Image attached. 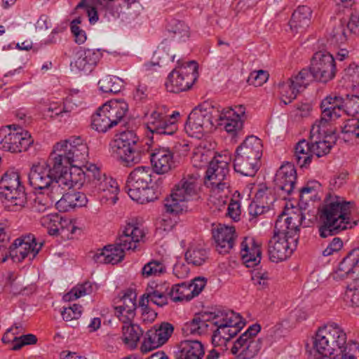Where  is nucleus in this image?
<instances>
[{"label": "nucleus", "mask_w": 359, "mask_h": 359, "mask_svg": "<svg viewBox=\"0 0 359 359\" xmlns=\"http://www.w3.org/2000/svg\"><path fill=\"white\" fill-rule=\"evenodd\" d=\"M352 208V203L337 195L327 194L318 209L320 236H332L355 226L357 222L351 219Z\"/></svg>", "instance_id": "1"}, {"label": "nucleus", "mask_w": 359, "mask_h": 359, "mask_svg": "<svg viewBox=\"0 0 359 359\" xmlns=\"http://www.w3.org/2000/svg\"><path fill=\"white\" fill-rule=\"evenodd\" d=\"M144 237L143 231L138 226L128 224L114 245H108L98 249L93 256L97 264H116L121 262L125 256V250H135L137 243Z\"/></svg>", "instance_id": "2"}, {"label": "nucleus", "mask_w": 359, "mask_h": 359, "mask_svg": "<svg viewBox=\"0 0 359 359\" xmlns=\"http://www.w3.org/2000/svg\"><path fill=\"white\" fill-rule=\"evenodd\" d=\"M262 151V141L259 138L255 135L246 137L235 151V171L245 176H254L259 170Z\"/></svg>", "instance_id": "3"}, {"label": "nucleus", "mask_w": 359, "mask_h": 359, "mask_svg": "<svg viewBox=\"0 0 359 359\" xmlns=\"http://www.w3.org/2000/svg\"><path fill=\"white\" fill-rule=\"evenodd\" d=\"M152 172L149 166H139L130 172L125 189L132 200L144 204L158 198V192L151 186Z\"/></svg>", "instance_id": "4"}, {"label": "nucleus", "mask_w": 359, "mask_h": 359, "mask_svg": "<svg viewBox=\"0 0 359 359\" xmlns=\"http://www.w3.org/2000/svg\"><path fill=\"white\" fill-rule=\"evenodd\" d=\"M111 148L113 154L126 167L140 163L146 155L145 150L139 142V137L133 130H126L116 135Z\"/></svg>", "instance_id": "5"}, {"label": "nucleus", "mask_w": 359, "mask_h": 359, "mask_svg": "<svg viewBox=\"0 0 359 359\" xmlns=\"http://www.w3.org/2000/svg\"><path fill=\"white\" fill-rule=\"evenodd\" d=\"M199 177L197 172L183 176L172 189L170 197L165 199L167 212L178 214L187 210V202L197 195Z\"/></svg>", "instance_id": "6"}, {"label": "nucleus", "mask_w": 359, "mask_h": 359, "mask_svg": "<svg viewBox=\"0 0 359 359\" xmlns=\"http://www.w3.org/2000/svg\"><path fill=\"white\" fill-rule=\"evenodd\" d=\"M217 109L208 102L196 107L189 114L184 129L190 136L200 138L203 133L216 128Z\"/></svg>", "instance_id": "7"}, {"label": "nucleus", "mask_w": 359, "mask_h": 359, "mask_svg": "<svg viewBox=\"0 0 359 359\" xmlns=\"http://www.w3.org/2000/svg\"><path fill=\"white\" fill-rule=\"evenodd\" d=\"M198 64L191 60L185 64L177 61V67L168 75L165 82L168 91L179 93L191 88L197 76Z\"/></svg>", "instance_id": "8"}, {"label": "nucleus", "mask_w": 359, "mask_h": 359, "mask_svg": "<svg viewBox=\"0 0 359 359\" xmlns=\"http://www.w3.org/2000/svg\"><path fill=\"white\" fill-rule=\"evenodd\" d=\"M32 143L31 135L15 125L0 130V148L13 153L27 150Z\"/></svg>", "instance_id": "9"}, {"label": "nucleus", "mask_w": 359, "mask_h": 359, "mask_svg": "<svg viewBox=\"0 0 359 359\" xmlns=\"http://www.w3.org/2000/svg\"><path fill=\"white\" fill-rule=\"evenodd\" d=\"M42 243L37 244L34 236H27L25 238H17L14 243L7 249L3 248L5 255H3L1 262H5L10 257L15 262H20L27 257L29 260L33 259L42 247Z\"/></svg>", "instance_id": "10"}, {"label": "nucleus", "mask_w": 359, "mask_h": 359, "mask_svg": "<svg viewBox=\"0 0 359 359\" xmlns=\"http://www.w3.org/2000/svg\"><path fill=\"white\" fill-rule=\"evenodd\" d=\"M146 127L152 134L172 135L177 130L178 111H174L169 117L159 109L154 110L149 115H146Z\"/></svg>", "instance_id": "11"}, {"label": "nucleus", "mask_w": 359, "mask_h": 359, "mask_svg": "<svg viewBox=\"0 0 359 359\" xmlns=\"http://www.w3.org/2000/svg\"><path fill=\"white\" fill-rule=\"evenodd\" d=\"M56 151L62 153L67 162L72 165H81L87 162L88 147L80 137H72L62 140L55 145Z\"/></svg>", "instance_id": "12"}, {"label": "nucleus", "mask_w": 359, "mask_h": 359, "mask_svg": "<svg viewBox=\"0 0 359 359\" xmlns=\"http://www.w3.org/2000/svg\"><path fill=\"white\" fill-rule=\"evenodd\" d=\"M304 219V216L299 209L289 213L283 212L276 221L274 231L292 240L294 245L299 240V226Z\"/></svg>", "instance_id": "13"}, {"label": "nucleus", "mask_w": 359, "mask_h": 359, "mask_svg": "<svg viewBox=\"0 0 359 359\" xmlns=\"http://www.w3.org/2000/svg\"><path fill=\"white\" fill-rule=\"evenodd\" d=\"M336 141L334 133L330 131L328 127L316 123L312 126L309 142L313 155L318 158L327 155Z\"/></svg>", "instance_id": "14"}, {"label": "nucleus", "mask_w": 359, "mask_h": 359, "mask_svg": "<svg viewBox=\"0 0 359 359\" xmlns=\"http://www.w3.org/2000/svg\"><path fill=\"white\" fill-rule=\"evenodd\" d=\"M222 156L215 157L210 162L206 171L205 183L211 185L217 191L228 189L229 187L227 177L229 172L227 161L222 159Z\"/></svg>", "instance_id": "15"}, {"label": "nucleus", "mask_w": 359, "mask_h": 359, "mask_svg": "<svg viewBox=\"0 0 359 359\" xmlns=\"http://www.w3.org/2000/svg\"><path fill=\"white\" fill-rule=\"evenodd\" d=\"M95 177H92L90 181H87L86 189L93 193H103L102 198L115 204L118 200V187L117 182L112 178L107 177L102 174L97 166V172H93Z\"/></svg>", "instance_id": "16"}, {"label": "nucleus", "mask_w": 359, "mask_h": 359, "mask_svg": "<svg viewBox=\"0 0 359 359\" xmlns=\"http://www.w3.org/2000/svg\"><path fill=\"white\" fill-rule=\"evenodd\" d=\"M318 81L326 83L332 80L336 73L335 60L332 54L326 51H318L313 57L309 69Z\"/></svg>", "instance_id": "17"}, {"label": "nucleus", "mask_w": 359, "mask_h": 359, "mask_svg": "<svg viewBox=\"0 0 359 359\" xmlns=\"http://www.w3.org/2000/svg\"><path fill=\"white\" fill-rule=\"evenodd\" d=\"M345 102L341 96L331 94L323 99L320 104L321 118L315 123L329 127V122L336 120L345 113Z\"/></svg>", "instance_id": "18"}, {"label": "nucleus", "mask_w": 359, "mask_h": 359, "mask_svg": "<svg viewBox=\"0 0 359 359\" xmlns=\"http://www.w3.org/2000/svg\"><path fill=\"white\" fill-rule=\"evenodd\" d=\"M151 163L157 174H165L177 167L173 152L168 147H148Z\"/></svg>", "instance_id": "19"}, {"label": "nucleus", "mask_w": 359, "mask_h": 359, "mask_svg": "<svg viewBox=\"0 0 359 359\" xmlns=\"http://www.w3.org/2000/svg\"><path fill=\"white\" fill-rule=\"evenodd\" d=\"M297 244L293 245L292 240L273 231V236L269 241L268 253L273 262L286 260L292 254Z\"/></svg>", "instance_id": "20"}, {"label": "nucleus", "mask_w": 359, "mask_h": 359, "mask_svg": "<svg viewBox=\"0 0 359 359\" xmlns=\"http://www.w3.org/2000/svg\"><path fill=\"white\" fill-rule=\"evenodd\" d=\"M297 180V172L294 165L287 163L276 172L274 182L276 189L280 191V194L286 198L294 191Z\"/></svg>", "instance_id": "21"}, {"label": "nucleus", "mask_w": 359, "mask_h": 359, "mask_svg": "<svg viewBox=\"0 0 359 359\" xmlns=\"http://www.w3.org/2000/svg\"><path fill=\"white\" fill-rule=\"evenodd\" d=\"M93 172H97V165L95 164L74 165L71 166L67 176L63 178L68 183L69 189L81 186L86 188L87 181H90L92 177H95Z\"/></svg>", "instance_id": "22"}, {"label": "nucleus", "mask_w": 359, "mask_h": 359, "mask_svg": "<svg viewBox=\"0 0 359 359\" xmlns=\"http://www.w3.org/2000/svg\"><path fill=\"white\" fill-rule=\"evenodd\" d=\"M358 266L359 248L351 250L330 276L337 281L343 280L351 274L354 273L355 269Z\"/></svg>", "instance_id": "23"}, {"label": "nucleus", "mask_w": 359, "mask_h": 359, "mask_svg": "<svg viewBox=\"0 0 359 359\" xmlns=\"http://www.w3.org/2000/svg\"><path fill=\"white\" fill-rule=\"evenodd\" d=\"M6 189L0 187V200L6 203V208L11 211H18L25 207L27 196L24 187L14 189L7 187Z\"/></svg>", "instance_id": "24"}, {"label": "nucleus", "mask_w": 359, "mask_h": 359, "mask_svg": "<svg viewBox=\"0 0 359 359\" xmlns=\"http://www.w3.org/2000/svg\"><path fill=\"white\" fill-rule=\"evenodd\" d=\"M241 256L243 264L247 267H254L261 261V245L253 238H244L241 244Z\"/></svg>", "instance_id": "25"}, {"label": "nucleus", "mask_w": 359, "mask_h": 359, "mask_svg": "<svg viewBox=\"0 0 359 359\" xmlns=\"http://www.w3.org/2000/svg\"><path fill=\"white\" fill-rule=\"evenodd\" d=\"M53 175L48 168L43 164L33 165L28 175V181L35 190L43 191L50 185Z\"/></svg>", "instance_id": "26"}, {"label": "nucleus", "mask_w": 359, "mask_h": 359, "mask_svg": "<svg viewBox=\"0 0 359 359\" xmlns=\"http://www.w3.org/2000/svg\"><path fill=\"white\" fill-rule=\"evenodd\" d=\"M219 316V313H204L197 314L191 321L185 323L182 327L184 334L201 335L207 331L208 322L212 323V318Z\"/></svg>", "instance_id": "27"}, {"label": "nucleus", "mask_w": 359, "mask_h": 359, "mask_svg": "<svg viewBox=\"0 0 359 359\" xmlns=\"http://www.w3.org/2000/svg\"><path fill=\"white\" fill-rule=\"evenodd\" d=\"M235 233V229L232 226H220L213 230L212 235L219 253H227L233 247Z\"/></svg>", "instance_id": "28"}, {"label": "nucleus", "mask_w": 359, "mask_h": 359, "mask_svg": "<svg viewBox=\"0 0 359 359\" xmlns=\"http://www.w3.org/2000/svg\"><path fill=\"white\" fill-rule=\"evenodd\" d=\"M274 201L273 196L267 189L259 190L248 207L249 215L252 217L250 220L267 212Z\"/></svg>", "instance_id": "29"}, {"label": "nucleus", "mask_w": 359, "mask_h": 359, "mask_svg": "<svg viewBox=\"0 0 359 359\" xmlns=\"http://www.w3.org/2000/svg\"><path fill=\"white\" fill-rule=\"evenodd\" d=\"M234 113L231 111L226 112L224 111H219L217 110L215 117L217 120L216 128L217 126H223L225 130L231 134L233 137L236 136L241 132L243 126V120L237 116H233Z\"/></svg>", "instance_id": "30"}, {"label": "nucleus", "mask_w": 359, "mask_h": 359, "mask_svg": "<svg viewBox=\"0 0 359 359\" xmlns=\"http://www.w3.org/2000/svg\"><path fill=\"white\" fill-rule=\"evenodd\" d=\"M99 50L86 49L79 53V55L71 65L79 71L85 73L90 72L101 57Z\"/></svg>", "instance_id": "31"}, {"label": "nucleus", "mask_w": 359, "mask_h": 359, "mask_svg": "<svg viewBox=\"0 0 359 359\" xmlns=\"http://www.w3.org/2000/svg\"><path fill=\"white\" fill-rule=\"evenodd\" d=\"M88 202L85 194L74 191L65 193L59 200L55 205L60 212H68L77 207H83Z\"/></svg>", "instance_id": "32"}, {"label": "nucleus", "mask_w": 359, "mask_h": 359, "mask_svg": "<svg viewBox=\"0 0 359 359\" xmlns=\"http://www.w3.org/2000/svg\"><path fill=\"white\" fill-rule=\"evenodd\" d=\"M45 164L50 170L53 177L60 178L67 176L66 174L72 165L69 162H67L65 155L56 151L55 147L53 152L50 155Z\"/></svg>", "instance_id": "33"}, {"label": "nucleus", "mask_w": 359, "mask_h": 359, "mask_svg": "<svg viewBox=\"0 0 359 359\" xmlns=\"http://www.w3.org/2000/svg\"><path fill=\"white\" fill-rule=\"evenodd\" d=\"M128 110V104L123 100H110L101 106L113 126H116Z\"/></svg>", "instance_id": "34"}, {"label": "nucleus", "mask_w": 359, "mask_h": 359, "mask_svg": "<svg viewBox=\"0 0 359 359\" xmlns=\"http://www.w3.org/2000/svg\"><path fill=\"white\" fill-rule=\"evenodd\" d=\"M203 355L204 348L200 341L187 339L181 341L175 359H201Z\"/></svg>", "instance_id": "35"}, {"label": "nucleus", "mask_w": 359, "mask_h": 359, "mask_svg": "<svg viewBox=\"0 0 359 359\" xmlns=\"http://www.w3.org/2000/svg\"><path fill=\"white\" fill-rule=\"evenodd\" d=\"M313 154L311 144L303 139L299 140L294 147V160L301 168L308 166L312 161Z\"/></svg>", "instance_id": "36"}, {"label": "nucleus", "mask_w": 359, "mask_h": 359, "mask_svg": "<svg viewBox=\"0 0 359 359\" xmlns=\"http://www.w3.org/2000/svg\"><path fill=\"white\" fill-rule=\"evenodd\" d=\"M311 13L312 11L309 7L306 6H299L292 13L289 22L290 29L297 32L299 29H304L309 27L311 22Z\"/></svg>", "instance_id": "37"}, {"label": "nucleus", "mask_w": 359, "mask_h": 359, "mask_svg": "<svg viewBox=\"0 0 359 359\" xmlns=\"http://www.w3.org/2000/svg\"><path fill=\"white\" fill-rule=\"evenodd\" d=\"M185 259L189 264L194 266L203 265L208 258L206 249L198 244H191L185 252Z\"/></svg>", "instance_id": "38"}, {"label": "nucleus", "mask_w": 359, "mask_h": 359, "mask_svg": "<svg viewBox=\"0 0 359 359\" xmlns=\"http://www.w3.org/2000/svg\"><path fill=\"white\" fill-rule=\"evenodd\" d=\"M143 331L141 327L133 323L123 325L122 327V340L123 343L130 348L137 347Z\"/></svg>", "instance_id": "39"}, {"label": "nucleus", "mask_w": 359, "mask_h": 359, "mask_svg": "<svg viewBox=\"0 0 359 359\" xmlns=\"http://www.w3.org/2000/svg\"><path fill=\"white\" fill-rule=\"evenodd\" d=\"M41 224L45 226L51 236H57L61 231H63L67 220L63 219L57 214H49L41 218Z\"/></svg>", "instance_id": "40"}, {"label": "nucleus", "mask_w": 359, "mask_h": 359, "mask_svg": "<svg viewBox=\"0 0 359 359\" xmlns=\"http://www.w3.org/2000/svg\"><path fill=\"white\" fill-rule=\"evenodd\" d=\"M69 189L68 183L67 184L63 177H52L50 185L45 188L43 194H46L54 201L61 198Z\"/></svg>", "instance_id": "41"}, {"label": "nucleus", "mask_w": 359, "mask_h": 359, "mask_svg": "<svg viewBox=\"0 0 359 359\" xmlns=\"http://www.w3.org/2000/svg\"><path fill=\"white\" fill-rule=\"evenodd\" d=\"M212 324L217 327L212 334L213 341L220 340L221 339L229 341L235 337L242 328L223 323L222 320H212Z\"/></svg>", "instance_id": "42"}, {"label": "nucleus", "mask_w": 359, "mask_h": 359, "mask_svg": "<svg viewBox=\"0 0 359 359\" xmlns=\"http://www.w3.org/2000/svg\"><path fill=\"white\" fill-rule=\"evenodd\" d=\"M13 331V328L9 329L3 336L2 341L4 343H9L13 341V346L12 349L18 351L25 345L34 344L37 341L36 337L32 334L22 335L20 337H13L10 338V334Z\"/></svg>", "instance_id": "43"}, {"label": "nucleus", "mask_w": 359, "mask_h": 359, "mask_svg": "<svg viewBox=\"0 0 359 359\" xmlns=\"http://www.w3.org/2000/svg\"><path fill=\"white\" fill-rule=\"evenodd\" d=\"M113 122H111L105 112L101 111V107L92 116V128L99 133H105L108 129L113 128Z\"/></svg>", "instance_id": "44"}, {"label": "nucleus", "mask_w": 359, "mask_h": 359, "mask_svg": "<svg viewBox=\"0 0 359 359\" xmlns=\"http://www.w3.org/2000/svg\"><path fill=\"white\" fill-rule=\"evenodd\" d=\"M121 80L116 76H106L98 82L100 89L104 93L116 94L122 88Z\"/></svg>", "instance_id": "45"}, {"label": "nucleus", "mask_w": 359, "mask_h": 359, "mask_svg": "<svg viewBox=\"0 0 359 359\" xmlns=\"http://www.w3.org/2000/svg\"><path fill=\"white\" fill-rule=\"evenodd\" d=\"M168 294L174 302L189 300L192 298L190 287L185 282L172 285Z\"/></svg>", "instance_id": "46"}, {"label": "nucleus", "mask_w": 359, "mask_h": 359, "mask_svg": "<svg viewBox=\"0 0 359 359\" xmlns=\"http://www.w3.org/2000/svg\"><path fill=\"white\" fill-rule=\"evenodd\" d=\"M215 157L212 151L204 148H197L193 152L191 162L194 167L202 168L205 166L208 163L210 164V162Z\"/></svg>", "instance_id": "47"}, {"label": "nucleus", "mask_w": 359, "mask_h": 359, "mask_svg": "<svg viewBox=\"0 0 359 359\" xmlns=\"http://www.w3.org/2000/svg\"><path fill=\"white\" fill-rule=\"evenodd\" d=\"M313 79H315L311 70L303 69L297 75L290 78L288 80L289 81H292L293 86L300 93L306 88Z\"/></svg>", "instance_id": "48"}, {"label": "nucleus", "mask_w": 359, "mask_h": 359, "mask_svg": "<svg viewBox=\"0 0 359 359\" xmlns=\"http://www.w3.org/2000/svg\"><path fill=\"white\" fill-rule=\"evenodd\" d=\"M93 284L89 281L78 285L72 288L70 292L65 294L64 299L65 301H73L82 296L90 294L93 291Z\"/></svg>", "instance_id": "49"}, {"label": "nucleus", "mask_w": 359, "mask_h": 359, "mask_svg": "<svg viewBox=\"0 0 359 359\" xmlns=\"http://www.w3.org/2000/svg\"><path fill=\"white\" fill-rule=\"evenodd\" d=\"M280 93L281 101L285 105L292 102L293 100L297 97V94L299 93L293 86L292 81L287 80L286 82H283L278 85Z\"/></svg>", "instance_id": "50"}, {"label": "nucleus", "mask_w": 359, "mask_h": 359, "mask_svg": "<svg viewBox=\"0 0 359 359\" xmlns=\"http://www.w3.org/2000/svg\"><path fill=\"white\" fill-rule=\"evenodd\" d=\"M355 344L351 345L348 347V351L346 353H343L342 355H339L338 353L334 354V356L332 358H330V357L331 355H326L324 356L323 355L319 353L318 355L316 354L314 355L312 353V350H307V352L309 353V355L311 359H358L357 355L359 354V351Z\"/></svg>", "instance_id": "51"}, {"label": "nucleus", "mask_w": 359, "mask_h": 359, "mask_svg": "<svg viewBox=\"0 0 359 359\" xmlns=\"http://www.w3.org/2000/svg\"><path fill=\"white\" fill-rule=\"evenodd\" d=\"M214 313H219V316L212 318V320H222L223 323L243 327L244 323L242 321L241 316L238 313L233 311L224 313L220 311H215Z\"/></svg>", "instance_id": "52"}, {"label": "nucleus", "mask_w": 359, "mask_h": 359, "mask_svg": "<svg viewBox=\"0 0 359 359\" xmlns=\"http://www.w3.org/2000/svg\"><path fill=\"white\" fill-rule=\"evenodd\" d=\"M347 40V34L346 32L345 25L344 22L340 21L333 28L330 33V37L328 41L330 42L331 45H339L344 43Z\"/></svg>", "instance_id": "53"}, {"label": "nucleus", "mask_w": 359, "mask_h": 359, "mask_svg": "<svg viewBox=\"0 0 359 359\" xmlns=\"http://www.w3.org/2000/svg\"><path fill=\"white\" fill-rule=\"evenodd\" d=\"M162 346L158 338L156 330L154 328L149 330L145 336L141 346L142 351H149Z\"/></svg>", "instance_id": "54"}, {"label": "nucleus", "mask_w": 359, "mask_h": 359, "mask_svg": "<svg viewBox=\"0 0 359 359\" xmlns=\"http://www.w3.org/2000/svg\"><path fill=\"white\" fill-rule=\"evenodd\" d=\"M0 187L3 189L6 190L7 187L18 188L23 187L20 181V176L17 172L13 170L7 171L1 177L0 180Z\"/></svg>", "instance_id": "55"}, {"label": "nucleus", "mask_w": 359, "mask_h": 359, "mask_svg": "<svg viewBox=\"0 0 359 359\" xmlns=\"http://www.w3.org/2000/svg\"><path fill=\"white\" fill-rule=\"evenodd\" d=\"M144 294L146 299H149V302L151 301L158 306H163L168 303L166 295L157 288L148 287Z\"/></svg>", "instance_id": "56"}, {"label": "nucleus", "mask_w": 359, "mask_h": 359, "mask_svg": "<svg viewBox=\"0 0 359 359\" xmlns=\"http://www.w3.org/2000/svg\"><path fill=\"white\" fill-rule=\"evenodd\" d=\"M164 265L158 261L152 260L146 264L142 269V275L144 277L159 276L165 272Z\"/></svg>", "instance_id": "57"}, {"label": "nucleus", "mask_w": 359, "mask_h": 359, "mask_svg": "<svg viewBox=\"0 0 359 359\" xmlns=\"http://www.w3.org/2000/svg\"><path fill=\"white\" fill-rule=\"evenodd\" d=\"M270 279L269 273L266 271H255L252 273V280L259 290L269 288Z\"/></svg>", "instance_id": "58"}, {"label": "nucleus", "mask_w": 359, "mask_h": 359, "mask_svg": "<svg viewBox=\"0 0 359 359\" xmlns=\"http://www.w3.org/2000/svg\"><path fill=\"white\" fill-rule=\"evenodd\" d=\"M154 328L156 330V334L161 345L168 341L174 331L173 325L168 322H163L159 326L157 327L156 325Z\"/></svg>", "instance_id": "59"}, {"label": "nucleus", "mask_w": 359, "mask_h": 359, "mask_svg": "<svg viewBox=\"0 0 359 359\" xmlns=\"http://www.w3.org/2000/svg\"><path fill=\"white\" fill-rule=\"evenodd\" d=\"M344 301L351 307H359V287L350 285L344 294Z\"/></svg>", "instance_id": "60"}, {"label": "nucleus", "mask_w": 359, "mask_h": 359, "mask_svg": "<svg viewBox=\"0 0 359 359\" xmlns=\"http://www.w3.org/2000/svg\"><path fill=\"white\" fill-rule=\"evenodd\" d=\"M136 294L133 290H128L122 297V304L115 308H121V309H126L128 311H135L136 305Z\"/></svg>", "instance_id": "61"}, {"label": "nucleus", "mask_w": 359, "mask_h": 359, "mask_svg": "<svg viewBox=\"0 0 359 359\" xmlns=\"http://www.w3.org/2000/svg\"><path fill=\"white\" fill-rule=\"evenodd\" d=\"M345 114L359 118V96L347 95L345 102Z\"/></svg>", "instance_id": "62"}, {"label": "nucleus", "mask_w": 359, "mask_h": 359, "mask_svg": "<svg viewBox=\"0 0 359 359\" xmlns=\"http://www.w3.org/2000/svg\"><path fill=\"white\" fill-rule=\"evenodd\" d=\"M81 23V18L79 17L73 20L70 25L71 32L74 36L75 42L78 44L83 43L87 39L86 32L79 27Z\"/></svg>", "instance_id": "63"}, {"label": "nucleus", "mask_w": 359, "mask_h": 359, "mask_svg": "<svg viewBox=\"0 0 359 359\" xmlns=\"http://www.w3.org/2000/svg\"><path fill=\"white\" fill-rule=\"evenodd\" d=\"M342 133L351 134L359 138V120L357 118L348 119L342 128Z\"/></svg>", "instance_id": "64"}]
</instances>
